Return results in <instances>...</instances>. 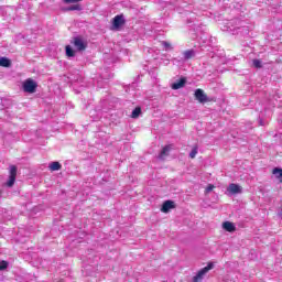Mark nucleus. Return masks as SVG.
I'll list each match as a JSON object with an SVG mask.
<instances>
[{"instance_id":"obj_1","label":"nucleus","mask_w":282,"mask_h":282,"mask_svg":"<svg viewBox=\"0 0 282 282\" xmlns=\"http://www.w3.org/2000/svg\"><path fill=\"white\" fill-rule=\"evenodd\" d=\"M213 268H215V264L213 262H209L206 267L200 269L196 273V275L193 276L192 282H203L204 276H206V274H208V272H210V270H213Z\"/></svg>"},{"instance_id":"obj_2","label":"nucleus","mask_w":282,"mask_h":282,"mask_svg":"<svg viewBox=\"0 0 282 282\" xmlns=\"http://www.w3.org/2000/svg\"><path fill=\"white\" fill-rule=\"evenodd\" d=\"M36 87H39V84L32 78H28L22 84V89L25 94H35Z\"/></svg>"},{"instance_id":"obj_3","label":"nucleus","mask_w":282,"mask_h":282,"mask_svg":"<svg viewBox=\"0 0 282 282\" xmlns=\"http://www.w3.org/2000/svg\"><path fill=\"white\" fill-rule=\"evenodd\" d=\"M241 20L239 19H234V20H230V21H227L226 23V30L227 32H237V30H241Z\"/></svg>"},{"instance_id":"obj_4","label":"nucleus","mask_w":282,"mask_h":282,"mask_svg":"<svg viewBox=\"0 0 282 282\" xmlns=\"http://www.w3.org/2000/svg\"><path fill=\"white\" fill-rule=\"evenodd\" d=\"M14 182H17V165L9 166V180L6 183V186L12 188L14 186Z\"/></svg>"},{"instance_id":"obj_5","label":"nucleus","mask_w":282,"mask_h":282,"mask_svg":"<svg viewBox=\"0 0 282 282\" xmlns=\"http://www.w3.org/2000/svg\"><path fill=\"white\" fill-rule=\"evenodd\" d=\"M73 45L78 52H85V50H87V41H84L80 36L74 37Z\"/></svg>"},{"instance_id":"obj_6","label":"nucleus","mask_w":282,"mask_h":282,"mask_svg":"<svg viewBox=\"0 0 282 282\" xmlns=\"http://www.w3.org/2000/svg\"><path fill=\"white\" fill-rule=\"evenodd\" d=\"M227 193L228 195H239L240 193H243V187H241V185L231 183L227 187Z\"/></svg>"},{"instance_id":"obj_7","label":"nucleus","mask_w":282,"mask_h":282,"mask_svg":"<svg viewBox=\"0 0 282 282\" xmlns=\"http://www.w3.org/2000/svg\"><path fill=\"white\" fill-rule=\"evenodd\" d=\"M194 96L202 105H204V102H208V96H206L204 90H202L200 88L195 90Z\"/></svg>"},{"instance_id":"obj_8","label":"nucleus","mask_w":282,"mask_h":282,"mask_svg":"<svg viewBox=\"0 0 282 282\" xmlns=\"http://www.w3.org/2000/svg\"><path fill=\"white\" fill-rule=\"evenodd\" d=\"M175 208V202L173 200H165L162 205V213H169V210Z\"/></svg>"},{"instance_id":"obj_9","label":"nucleus","mask_w":282,"mask_h":282,"mask_svg":"<svg viewBox=\"0 0 282 282\" xmlns=\"http://www.w3.org/2000/svg\"><path fill=\"white\" fill-rule=\"evenodd\" d=\"M113 28H121L124 25V17L123 15H116L112 21Z\"/></svg>"},{"instance_id":"obj_10","label":"nucleus","mask_w":282,"mask_h":282,"mask_svg":"<svg viewBox=\"0 0 282 282\" xmlns=\"http://www.w3.org/2000/svg\"><path fill=\"white\" fill-rule=\"evenodd\" d=\"M223 228H224L225 230H227V232H235V230L237 229V228L235 227V224H232V223H230V221H225V223L223 224Z\"/></svg>"},{"instance_id":"obj_11","label":"nucleus","mask_w":282,"mask_h":282,"mask_svg":"<svg viewBox=\"0 0 282 282\" xmlns=\"http://www.w3.org/2000/svg\"><path fill=\"white\" fill-rule=\"evenodd\" d=\"M171 152V145H165L161 153L159 154V160H164V158H166V155H169V153Z\"/></svg>"},{"instance_id":"obj_12","label":"nucleus","mask_w":282,"mask_h":282,"mask_svg":"<svg viewBox=\"0 0 282 282\" xmlns=\"http://www.w3.org/2000/svg\"><path fill=\"white\" fill-rule=\"evenodd\" d=\"M0 67H12V61L8 57H0Z\"/></svg>"},{"instance_id":"obj_13","label":"nucleus","mask_w":282,"mask_h":282,"mask_svg":"<svg viewBox=\"0 0 282 282\" xmlns=\"http://www.w3.org/2000/svg\"><path fill=\"white\" fill-rule=\"evenodd\" d=\"M186 85V79L181 78L178 82L172 84V89H182Z\"/></svg>"},{"instance_id":"obj_14","label":"nucleus","mask_w":282,"mask_h":282,"mask_svg":"<svg viewBox=\"0 0 282 282\" xmlns=\"http://www.w3.org/2000/svg\"><path fill=\"white\" fill-rule=\"evenodd\" d=\"M183 56L185 61H191V58L195 57V50H187L183 52Z\"/></svg>"},{"instance_id":"obj_15","label":"nucleus","mask_w":282,"mask_h":282,"mask_svg":"<svg viewBox=\"0 0 282 282\" xmlns=\"http://www.w3.org/2000/svg\"><path fill=\"white\" fill-rule=\"evenodd\" d=\"M273 175L279 180V182L282 184V169L275 167L273 169Z\"/></svg>"},{"instance_id":"obj_16","label":"nucleus","mask_w":282,"mask_h":282,"mask_svg":"<svg viewBox=\"0 0 282 282\" xmlns=\"http://www.w3.org/2000/svg\"><path fill=\"white\" fill-rule=\"evenodd\" d=\"M80 11L83 10V7H80V4H73L66 9H64V12H74V11Z\"/></svg>"},{"instance_id":"obj_17","label":"nucleus","mask_w":282,"mask_h":282,"mask_svg":"<svg viewBox=\"0 0 282 282\" xmlns=\"http://www.w3.org/2000/svg\"><path fill=\"white\" fill-rule=\"evenodd\" d=\"M66 56H68V58H74V56H76V51L69 45L66 46Z\"/></svg>"},{"instance_id":"obj_18","label":"nucleus","mask_w":282,"mask_h":282,"mask_svg":"<svg viewBox=\"0 0 282 282\" xmlns=\"http://www.w3.org/2000/svg\"><path fill=\"white\" fill-rule=\"evenodd\" d=\"M48 169H51L52 171H61L62 165L55 161L50 164Z\"/></svg>"},{"instance_id":"obj_19","label":"nucleus","mask_w":282,"mask_h":282,"mask_svg":"<svg viewBox=\"0 0 282 282\" xmlns=\"http://www.w3.org/2000/svg\"><path fill=\"white\" fill-rule=\"evenodd\" d=\"M140 113H142V109L137 107L134 110H132L131 118H140Z\"/></svg>"},{"instance_id":"obj_20","label":"nucleus","mask_w":282,"mask_h":282,"mask_svg":"<svg viewBox=\"0 0 282 282\" xmlns=\"http://www.w3.org/2000/svg\"><path fill=\"white\" fill-rule=\"evenodd\" d=\"M252 65H253V67H256L257 69H261V67H263L261 59H253V61H252Z\"/></svg>"},{"instance_id":"obj_21","label":"nucleus","mask_w":282,"mask_h":282,"mask_svg":"<svg viewBox=\"0 0 282 282\" xmlns=\"http://www.w3.org/2000/svg\"><path fill=\"white\" fill-rule=\"evenodd\" d=\"M161 45L164 47V50L169 51V50H173V46L171 45V43L166 42V41H162Z\"/></svg>"},{"instance_id":"obj_22","label":"nucleus","mask_w":282,"mask_h":282,"mask_svg":"<svg viewBox=\"0 0 282 282\" xmlns=\"http://www.w3.org/2000/svg\"><path fill=\"white\" fill-rule=\"evenodd\" d=\"M196 155H197V147L193 148L192 151L189 152V158L192 160H195Z\"/></svg>"},{"instance_id":"obj_23","label":"nucleus","mask_w":282,"mask_h":282,"mask_svg":"<svg viewBox=\"0 0 282 282\" xmlns=\"http://www.w3.org/2000/svg\"><path fill=\"white\" fill-rule=\"evenodd\" d=\"M8 269V261L6 260H2L0 262V270H7Z\"/></svg>"},{"instance_id":"obj_24","label":"nucleus","mask_w":282,"mask_h":282,"mask_svg":"<svg viewBox=\"0 0 282 282\" xmlns=\"http://www.w3.org/2000/svg\"><path fill=\"white\" fill-rule=\"evenodd\" d=\"M64 3H79V1H83V0H63Z\"/></svg>"},{"instance_id":"obj_25","label":"nucleus","mask_w":282,"mask_h":282,"mask_svg":"<svg viewBox=\"0 0 282 282\" xmlns=\"http://www.w3.org/2000/svg\"><path fill=\"white\" fill-rule=\"evenodd\" d=\"M213 188H215V185L209 184V185L206 187V193H210V192L213 191Z\"/></svg>"},{"instance_id":"obj_26","label":"nucleus","mask_w":282,"mask_h":282,"mask_svg":"<svg viewBox=\"0 0 282 282\" xmlns=\"http://www.w3.org/2000/svg\"><path fill=\"white\" fill-rule=\"evenodd\" d=\"M260 126L263 127V120H260Z\"/></svg>"},{"instance_id":"obj_27","label":"nucleus","mask_w":282,"mask_h":282,"mask_svg":"<svg viewBox=\"0 0 282 282\" xmlns=\"http://www.w3.org/2000/svg\"><path fill=\"white\" fill-rule=\"evenodd\" d=\"M0 197H1V191H0Z\"/></svg>"}]
</instances>
